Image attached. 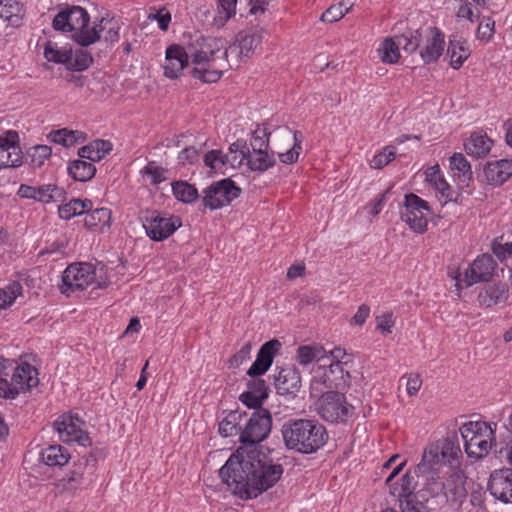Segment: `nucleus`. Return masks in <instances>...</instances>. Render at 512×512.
<instances>
[{"instance_id": "obj_1", "label": "nucleus", "mask_w": 512, "mask_h": 512, "mask_svg": "<svg viewBox=\"0 0 512 512\" xmlns=\"http://www.w3.org/2000/svg\"><path fill=\"white\" fill-rule=\"evenodd\" d=\"M243 423L239 438L242 446L219 469V476L233 494L242 499H251L274 486L283 474V467L267 460L256 446L271 431L269 410L260 407Z\"/></svg>"}, {"instance_id": "obj_2", "label": "nucleus", "mask_w": 512, "mask_h": 512, "mask_svg": "<svg viewBox=\"0 0 512 512\" xmlns=\"http://www.w3.org/2000/svg\"><path fill=\"white\" fill-rule=\"evenodd\" d=\"M462 455L456 432L448 434L425 447L415 473L424 478L425 490L433 497L443 495L445 481L441 478L444 466Z\"/></svg>"}, {"instance_id": "obj_3", "label": "nucleus", "mask_w": 512, "mask_h": 512, "mask_svg": "<svg viewBox=\"0 0 512 512\" xmlns=\"http://www.w3.org/2000/svg\"><path fill=\"white\" fill-rule=\"evenodd\" d=\"M224 46L225 40L222 38L196 36L186 46L191 63L196 65L191 70L192 76L204 83L217 82L231 67L229 61L223 57L226 53Z\"/></svg>"}, {"instance_id": "obj_4", "label": "nucleus", "mask_w": 512, "mask_h": 512, "mask_svg": "<svg viewBox=\"0 0 512 512\" xmlns=\"http://www.w3.org/2000/svg\"><path fill=\"white\" fill-rule=\"evenodd\" d=\"M281 434L285 447L301 454L317 452L328 440L326 428L314 419H289Z\"/></svg>"}, {"instance_id": "obj_5", "label": "nucleus", "mask_w": 512, "mask_h": 512, "mask_svg": "<svg viewBox=\"0 0 512 512\" xmlns=\"http://www.w3.org/2000/svg\"><path fill=\"white\" fill-rule=\"evenodd\" d=\"M90 16L80 6H67L61 9L53 19V28L63 32H73V40L82 47L99 41L95 29L89 27Z\"/></svg>"}, {"instance_id": "obj_6", "label": "nucleus", "mask_w": 512, "mask_h": 512, "mask_svg": "<svg viewBox=\"0 0 512 512\" xmlns=\"http://www.w3.org/2000/svg\"><path fill=\"white\" fill-rule=\"evenodd\" d=\"M315 410L327 422L344 423L353 416L355 408L346 401L344 394L328 391L317 399Z\"/></svg>"}, {"instance_id": "obj_7", "label": "nucleus", "mask_w": 512, "mask_h": 512, "mask_svg": "<svg viewBox=\"0 0 512 512\" xmlns=\"http://www.w3.org/2000/svg\"><path fill=\"white\" fill-rule=\"evenodd\" d=\"M241 189L230 178H225L213 182L202 192L201 199L204 208L216 210L229 205L234 199L239 197Z\"/></svg>"}, {"instance_id": "obj_8", "label": "nucleus", "mask_w": 512, "mask_h": 512, "mask_svg": "<svg viewBox=\"0 0 512 512\" xmlns=\"http://www.w3.org/2000/svg\"><path fill=\"white\" fill-rule=\"evenodd\" d=\"M301 132L292 131L287 126H280L274 131L273 145L284 164H292L297 161L301 146Z\"/></svg>"}, {"instance_id": "obj_9", "label": "nucleus", "mask_w": 512, "mask_h": 512, "mask_svg": "<svg viewBox=\"0 0 512 512\" xmlns=\"http://www.w3.org/2000/svg\"><path fill=\"white\" fill-rule=\"evenodd\" d=\"M142 223L146 234L153 241L167 239L182 225L179 217L155 211L144 216Z\"/></svg>"}, {"instance_id": "obj_10", "label": "nucleus", "mask_w": 512, "mask_h": 512, "mask_svg": "<svg viewBox=\"0 0 512 512\" xmlns=\"http://www.w3.org/2000/svg\"><path fill=\"white\" fill-rule=\"evenodd\" d=\"M84 422L72 414H63L55 422L54 427L61 441L65 443H77L86 447L91 444L88 434L83 429Z\"/></svg>"}, {"instance_id": "obj_11", "label": "nucleus", "mask_w": 512, "mask_h": 512, "mask_svg": "<svg viewBox=\"0 0 512 512\" xmlns=\"http://www.w3.org/2000/svg\"><path fill=\"white\" fill-rule=\"evenodd\" d=\"M96 279V270L92 264L79 263L68 266L63 272V293L74 290H84L93 284Z\"/></svg>"}, {"instance_id": "obj_12", "label": "nucleus", "mask_w": 512, "mask_h": 512, "mask_svg": "<svg viewBox=\"0 0 512 512\" xmlns=\"http://www.w3.org/2000/svg\"><path fill=\"white\" fill-rule=\"evenodd\" d=\"M405 210L401 218L409 227L418 233H423L427 229V218L424 211L429 210L428 203L415 194L405 196Z\"/></svg>"}, {"instance_id": "obj_13", "label": "nucleus", "mask_w": 512, "mask_h": 512, "mask_svg": "<svg viewBox=\"0 0 512 512\" xmlns=\"http://www.w3.org/2000/svg\"><path fill=\"white\" fill-rule=\"evenodd\" d=\"M96 459L92 456H83L74 465V469L70 471L63 479V487L68 490L77 489L87 486L92 482V474L95 471Z\"/></svg>"}, {"instance_id": "obj_14", "label": "nucleus", "mask_w": 512, "mask_h": 512, "mask_svg": "<svg viewBox=\"0 0 512 512\" xmlns=\"http://www.w3.org/2000/svg\"><path fill=\"white\" fill-rule=\"evenodd\" d=\"M487 488L496 500L504 504L512 503V470L505 468L492 472Z\"/></svg>"}, {"instance_id": "obj_15", "label": "nucleus", "mask_w": 512, "mask_h": 512, "mask_svg": "<svg viewBox=\"0 0 512 512\" xmlns=\"http://www.w3.org/2000/svg\"><path fill=\"white\" fill-rule=\"evenodd\" d=\"M19 137L16 131L9 130L0 142V169L19 167L22 164V151L18 145Z\"/></svg>"}, {"instance_id": "obj_16", "label": "nucleus", "mask_w": 512, "mask_h": 512, "mask_svg": "<svg viewBox=\"0 0 512 512\" xmlns=\"http://www.w3.org/2000/svg\"><path fill=\"white\" fill-rule=\"evenodd\" d=\"M465 482L466 476L461 470L453 471L445 479L443 495L454 509H458L467 497Z\"/></svg>"}, {"instance_id": "obj_17", "label": "nucleus", "mask_w": 512, "mask_h": 512, "mask_svg": "<svg viewBox=\"0 0 512 512\" xmlns=\"http://www.w3.org/2000/svg\"><path fill=\"white\" fill-rule=\"evenodd\" d=\"M496 262L489 254H483L465 270L464 282L467 286L489 281L494 273Z\"/></svg>"}, {"instance_id": "obj_18", "label": "nucleus", "mask_w": 512, "mask_h": 512, "mask_svg": "<svg viewBox=\"0 0 512 512\" xmlns=\"http://www.w3.org/2000/svg\"><path fill=\"white\" fill-rule=\"evenodd\" d=\"M281 342L272 339L264 343L258 351L256 360L247 371L250 377H258L263 375L271 367L275 355L281 349Z\"/></svg>"}, {"instance_id": "obj_19", "label": "nucleus", "mask_w": 512, "mask_h": 512, "mask_svg": "<svg viewBox=\"0 0 512 512\" xmlns=\"http://www.w3.org/2000/svg\"><path fill=\"white\" fill-rule=\"evenodd\" d=\"M190 56L186 47L171 45L166 50L165 63L163 65L164 75L168 78H178L185 67L188 66Z\"/></svg>"}, {"instance_id": "obj_20", "label": "nucleus", "mask_w": 512, "mask_h": 512, "mask_svg": "<svg viewBox=\"0 0 512 512\" xmlns=\"http://www.w3.org/2000/svg\"><path fill=\"white\" fill-rule=\"evenodd\" d=\"M274 385L281 395H295L301 387L299 371L294 367L281 368L278 374L274 375Z\"/></svg>"}, {"instance_id": "obj_21", "label": "nucleus", "mask_w": 512, "mask_h": 512, "mask_svg": "<svg viewBox=\"0 0 512 512\" xmlns=\"http://www.w3.org/2000/svg\"><path fill=\"white\" fill-rule=\"evenodd\" d=\"M12 370L11 383L16 388L17 395L38 385L37 370L30 364H23Z\"/></svg>"}, {"instance_id": "obj_22", "label": "nucleus", "mask_w": 512, "mask_h": 512, "mask_svg": "<svg viewBox=\"0 0 512 512\" xmlns=\"http://www.w3.org/2000/svg\"><path fill=\"white\" fill-rule=\"evenodd\" d=\"M487 181L493 185H502L512 175V160L489 161L484 167Z\"/></svg>"}, {"instance_id": "obj_23", "label": "nucleus", "mask_w": 512, "mask_h": 512, "mask_svg": "<svg viewBox=\"0 0 512 512\" xmlns=\"http://www.w3.org/2000/svg\"><path fill=\"white\" fill-rule=\"evenodd\" d=\"M430 36L425 47L420 51L424 63L430 64L440 57L444 49V35L437 28H430Z\"/></svg>"}, {"instance_id": "obj_24", "label": "nucleus", "mask_w": 512, "mask_h": 512, "mask_svg": "<svg viewBox=\"0 0 512 512\" xmlns=\"http://www.w3.org/2000/svg\"><path fill=\"white\" fill-rule=\"evenodd\" d=\"M508 286L505 283H497L485 286L478 295L480 305L491 307L505 303L508 300Z\"/></svg>"}, {"instance_id": "obj_25", "label": "nucleus", "mask_w": 512, "mask_h": 512, "mask_svg": "<svg viewBox=\"0 0 512 512\" xmlns=\"http://www.w3.org/2000/svg\"><path fill=\"white\" fill-rule=\"evenodd\" d=\"M349 372H345L340 362H333L323 368V384L327 388L343 389L346 386Z\"/></svg>"}, {"instance_id": "obj_26", "label": "nucleus", "mask_w": 512, "mask_h": 512, "mask_svg": "<svg viewBox=\"0 0 512 512\" xmlns=\"http://www.w3.org/2000/svg\"><path fill=\"white\" fill-rule=\"evenodd\" d=\"M493 141L485 134L472 133L465 141L466 153L474 158L485 157L491 150Z\"/></svg>"}, {"instance_id": "obj_27", "label": "nucleus", "mask_w": 512, "mask_h": 512, "mask_svg": "<svg viewBox=\"0 0 512 512\" xmlns=\"http://www.w3.org/2000/svg\"><path fill=\"white\" fill-rule=\"evenodd\" d=\"M447 54L450 56V65L459 69L464 61L470 56L471 51L467 41L461 37L454 36L450 39Z\"/></svg>"}, {"instance_id": "obj_28", "label": "nucleus", "mask_w": 512, "mask_h": 512, "mask_svg": "<svg viewBox=\"0 0 512 512\" xmlns=\"http://www.w3.org/2000/svg\"><path fill=\"white\" fill-rule=\"evenodd\" d=\"M246 417V411H230L219 423V433L224 437L235 436L238 434L240 435L241 430L243 429L242 424Z\"/></svg>"}, {"instance_id": "obj_29", "label": "nucleus", "mask_w": 512, "mask_h": 512, "mask_svg": "<svg viewBox=\"0 0 512 512\" xmlns=\"http://www.w3.org/2000/svg\"><path fill=\"white\" fill-rule=\"evenodd\" d=\"M237 0H218L217 10L211 19L206 15V21L213 27H223L236 14Z\"/></svg>"}, {"instance_id": "obj_30", "label": "nucleus", "mask_w": 512, "mask_h": 512, "mask_svg": "<svg viewBox=\"0 0 512 512\" xmlns=\"http://www.w3.org/2000/svg\"><path fill=\"white\" fill-rule=\"evenodd\" d=\"M112 150V144L107 140L97 139L78 150L80 158L98 162Z\"/></svg>"}, {"instance_id": "obj_31", "label": "nucleus", "mask_w": 512, "mask_h": 512, "mask_svg": "<svg viewBox=\"0 0 512 512\" xmlns=\"http://www.w3.org/2000/svg\"><path fill=\"white\" fill-rule=\"evenodd\" d=\"M493 434V431L491 427L489 426V432H483L480 434L477 438L472 440L469 444L465 445V451L469 457H474L476 459H481L484 456H486L491 447V435Z\"/></svg>"}, {"instance_id": "obj_32", "label": "nucleus", "mask_w": 512, "mask_h": 512, "mask_svg": "<svg viewBox=\"0 0 512 512\" xmlns=\"http://www.w3.org/2000/svg\"><path fill=\"white\" fill-rule=\"evenodd\" d=\"M265 33L263 29H256L250 32L242 31L236 35L235 41L239 43L246 58L253 54L254 49L262 42Z\"/></svg>"}, {"instance_id": "obj_33", "label": "nucleus", "mask_w": 512, "mask_h": 512, "mask_svg": "<svg viewBox=\"0 0 512 512\" xmlns=\"http://www.w3.org/2000/svg\"><path fill=\"white\" fill-rule=\"evenodd\" d=\"M276 164L274 153L254 151L247 155V165L251 171L263 173Z\"/></svg>"}, {"instance_id": "obj_34", "label": "nucleus", "mask_w": 512, "mask_h": 512, "mask_svg": "<svg viewBox=\"0 0 512 512\" xmlns=\"http://www.w3.org/2000/svg\"><path fill=\"white\" fill-rule=\"evenodd\" d=\"M22 5L14 0H0V20L13 26H19L22 17Z\"/></svg>"}, {"instance_id": "obj_35", "label": "nucleus", "mask_w": 512, "mask_h": 512, "mask_svg": "<svg viewBox=\"0 0 512 512\" xmlns=\"http://www.w3.org/2000/svg\"><path fill=\"white\" fill-rule=\"evenodd\" d=\"M68 172L76 181L86 182L93 178L96 168L90 162L74 160L69 163Z\"/></svg>"}, {"instance_id": "obj_36", "label": "nucleus", "mask_w": 512, "mask_h": 512, "mask_svg": "<svg viewBox=\"0 0 512 512\" xmlns=\"http://www.w3.org/2000/svg\"><path fill=\"white\" fill-rule=\"evenodd\" d=\"M111 222V211L107 208H97L88 212L84 223L89 229L109 227Z\"/></svg>"}, {"instance_id": "obj_37", "label": "nucleus", "mask_w": 512, "mask_h": 512, "mask_svg": "<svg viewBox=\"0 0 512 512\" xmlns=\"http://www.w3.org/2000/svg\"><path fill=\"white\" fill-rule=\"evenodd\" d=\"M450 167L459 172V181L468 186L472 180L473 172L470 163L462 153H454L450 157Z\"/></svg>"}, {"instance_id": "obj_38", "label": "nucleus", "mask_w": 512, "mask_h": 512, "mask_svg": "<svg viewBox=\"0 0 512 512\" xmlns=\"http://www.w3.org/2000/svg\"><path fill=\"white\" fill-rule=\"evenodd\" d=\"M42 460L49 466H62L69 460L67 454L60 445H51L41 452Z\"/></svg>"}, {"instance_id": "obj_39", "label": "nucleus", "mask_w": 512, "mask_h": 512, "mask_svg": "<svg viewBox=\"0 0 512 512\" xmlns=\"http://www.w3.org/2000/svg\"><path fill=\"white\" fill-rule=\"evenodd\" d=\"M325 349L320 345H304L297 349V360L301 365L319 361L325 356Z\"/></svg>"}, {"instance_id": "obj_40", "label": "nucleus", "mask_w": 512, "mask_h": 512, "mask_svg": "<svg viewBox=\"0 0 512 512\" xmlns=\"http://www.w3.org/2000/svg\"><path fill=\"white\" fill-rule=\"evenodd\" d=\"M92 29L97 31V34L100 36V33L106 31L104 39L106 42H117L119 40V24L113 18L102 17L99 20V23H95L92 26Z\"/></svg>"}, {"instance_id": "obj_41", "label": "nucleus", "mask_w": 512, "mask_h": 512, "mask_svg": "<svg viewBox=\"0 0 512 512\" xmlns=\"http://www.w3.org/2000/svg\"><path fill=\"white\" fill-rule=\"evenodd\" d=\"M172 190L176 199L185 203H191L199 197L197 189L185 181L174 182Z\"/></svg>"}, {"instance_id": "obj_42", "label": "nucleus", "mask_w": 512, "mask_h": 512, "mask_svg": "<svg viewBox=\"0 0 512 512\" xmlns=\"http://www.w3.org/2000/svg\"><path fill=\"white\" fill-rule=\"evenodd\" d=\"M483 432H489V426L481 421H469L460 428L461 436L464 440V446L477 438Z\"/></svg>"}, {"instance_id": "obj_43", "label": "nucleus", "mask_w": 512, "mask_h": 512, "mask_svg": "<svg viewBox=\"0 0 512 512\" xmlns=\"http://www.w3.org/2000/svg\"><path fill=\"white\" fill-rule=\"evenodd\" d=\"M93 62L91 54L82 49H71V57H69L68 68L69 70L82 71L87 69Z\"/></svg>"}, {"instance_id": "obj_44", "label": "nucleus", "mask_w": 512, "mask_h": 512, "mask_svg": "<svg viewBox=\"0 0 512 512\" xmlns=\"http://www.w3.org/2000/svg\"><path fill=\"white\" fill-rule=\"evenodd\" d=\"M399 46L405 52L411 54L420 46L421 34L418 30H410L402 35H397L394 38Z\"/></svg>"}, {"instance_id": "obj_45", "label": "nucleus", "mask_w": 512, "mask_h": 512, "mask_svg": "<svg viewBox=\"0 0 512 512\" xmlns=\"http://www.w3.org/2000/svg\"><path fill=\"white\" fill-rule=\"evenodd\" d=\"M36 200L43 203L59 202L64 199L65 191L52 184L37 187Z\"/></svg>"}, {"instance_id": "obj_46", "label": "nucleus", "mask_w": 512, "mask_h": 512, "mask_svg": "<svg viewBox=\"0 0 512 512\" xmlns=\"http://www.w3.org/2000/svg\"><path fill=\"white\" fill-rule=\"evenodd\" d=\"M399 46L394 38H387L379 48V55L384 63L394 64L398 61L400 53Z\"/></svg>"}, {"instance_id": "obj_47", "label": "nucleus", "mask_w": 512, "mask_h": 512, "mask_svg": "<svg viewBox=\"0 0 512 512\" xmlns=\"http://www.w3.org/2000/svg\"><path fill=\"white\" fill-rule=\"evenodd\" d=\"M44 56L48 61L65 64L68 68L69 57H71V48L58 49L56 44L48 42L44 50Z\"/></svg>"}, {"instance_id": "obj_48", "label": "nucleus", "mask_w": 512, "mask_h": 512, "mask_svg": "<svg viewBox=\"0 0 512 512\" xmlns=\"http://www.w3.org/2000/svg\"><path fill=\"white\" fill-rule=\"evenodd\" d=\"M21 294L22 286L17 281H13L5 288L0 289V309H5L10 306Z\"/></svg>"}, {"instance_id": "obj_49", "label": "nucleus", "mask_w": 512, "mask_h": 512, "mask_svg": "<svg viewBox=\"0 0 512 512\" xmlns=\"http://www.w3.org/2000/svg\"><path fill=\"white\" fill-rule=\"evenodd\" d=\"M52 149L47 145H36L27 150L30 163L33 167H41L51 155Z\"/></svg>"}, {"instance_id": "obj_50", "label": "nucleus", "mask_w": 512, "mask_h": 512, "mask_svg": "<svg viewBox=\"0 0 512 512\" xmlns=\"http://www.w3.org/2000/svg\"><path fill=\"white\" fill-rule=\"evenodd\" d=\"M271 133L266 128L258 127L253 133L250 140L251 149L250 152L254 151H268L269 147V136Z\"/></svg>"}, {"instance_id": "obj_51", "label": "nucleus", "mask_w": 512, "mask_h": 512, "mask_svg": "<svg viewBox=\"0 0 512 512\" xmlns=\"http://www.w3.org/2000/svg\"><path fill=\"white\" fill-rule=\"evenodd\" d=\"M416 487V481L413 475H411L410 471H407L402 477H401V483L400 486H393L391 487V493L395 496H398V498L406 497L408 495H414L413 490Z\"/></svg>"}, {"instance_id": "obj_52", "label": "nucleus", "mask_w": 512, "mask_h": 512, "mask_svg": "<svg viewBox=\"0 0 512 512\" xmlns=\"http://www.w3.org/2000/svg\"><path fill=\"white\" fill-rule=\"evenodd\" d=\"M399 505L402 512H429L426 505L417 500L416 495L399 498Z\"/></svg>"}, {"instance_id": "obj_53", "label": "nucleus", "mask_w": 512, "mask_h": 512, "mask_svg": "<svg viewBox=\"0 0 512 512\" xmlns=\"http://www.w3.org/2000/svg\"><path fill=\"white\" fill-rule=\"evenodd\" d=\"M224 52L226 53L223 57L224 59H227L229 61L231 65L230 68H232L233 66H238L241 61L247 59L246 56H244V53L241 50V47L239 46V43H237L236 41H234L229 47L225 45Z\"/></svg>"}, {"instance_id": "obj_54", "label": "nucleus", "mask_w": 512, "mask_h": 512, "mask_svg": "<svg viewBox=\"0 0 512 512\" xmlns=\"http://www.w3.org/2000/svg\"><path fill=\"white\" fill-rule=\"evenodd\" d=\"M495 22L490 17H483L476 31L477 39L488 42L494 34Z\"/></svg>"}, {"instance_id": "obj_55", "label": "nucleus", "mask_w": 512, "mask_h": 512, "mask_svg": "<svg viewBox=\"0 0 512 512\" xmlns=\"http://www.w3.org/2000/svg\"><path fill=\"white\" fill-rule=\"evenodd\" d=\"M82 200L72 199L69 203L59 206V215L62 219L69 220L74 216L82 215Z\"/></svg>"}, {"instance_id": "obj_56", "label": "nucleus", "mask_w": 512, "mask_h": 512, "mask_svg": "<svg viewBox=\"0 0 512 512\" xmlns=\"http://www.w3.org/2000/svg\"><path fill=\"white\" fill-rule=\"evenodd\" d=\"M395 157V147L386 146L380 153L374 156L371 161V166L376 169H380L392 161Z\"/></svg>"}, {"instance_id": "obj_57", "label": "nucleus", "mask_w": 512, "mask_h": 512, "mask_svg": "<svg viewBox=\"0 0 512 512\" xmlns=\"http://www.w3.org/2000/svg\"><path fill=\"white\" fill-rule=\"evenodd\" d=\"M345 15L346 13L344 9H341V5L333 4L324 11L320 19L323 22L334 23L342 19Z\"/></svg>"}, {"instance_id": "obj_58", "label": "nucleus", "mask_w": 512, "mask_h": 512, "mask_svg": "<svg viewBox=\"0 0 512 512\" xmlns=\"http://www.w3.org/2000/svg\"><path fill=\"white\" fill-rule=\"evenodd\" d=\"M204 163L213 170L225 166L224 154L220 150L209 151L204 156Z\"/></svg>"}, {"instance_id": "obj_59", "label": "nucleus", "mask_w": 512, "mask_h": 512, "mask_svg": "<svg viewBox=\"0 0 512 512\" xmlns=\"http://www.w3.org/2000/svg\"><path fill=\"white\" fill-rule=\"evenodd\" d=\"M252 345L250 342L245 343L240 350L235 353L229 360L230 366L238 368L243 362L250 358Z\"/></svg>"}, {"instance_id": "obj_60", "label": "nucleus", "mask_w": 512, "mask_h": 512, "mask_svg": "<svg viewBox=\"0 0 512 512\" xmlns=\"http://www.w3.org/2000/svg\"><path fill=\"white\" fill-rule=\"evenodd\" d=\"M7 376H9L7 370L0 373V397L14 399L17 396V391L16 388H13L11 381L7 380Z\"/></svg>"}, {"instance_id": "obj_61", "label": "nucleus", "mask_w": 512, "mask_h": 512, "mask_svg": "<svg viewBox=\"0 0 512 512\" xmlns=\"http://www.w3.org/2000/svg\"><path fill=\"white\" fill-rule=\"evenodd\" d=\"M492 250L493 253L497 256V258L503 261L512 255V243H502L498 240H495L492 245Z\"/></svg>"}, {"instance_id": "obj_62", "label": "nucleus", "mask_w": 512, "mask_h": 512, "mask_svg": "<svg viewBox=\"0 0 512 512\" xmlns=\"http://www.w3.org/2000/svg\"><path fill=\"white\" fill-rule=\"evenodd\" d=\"M252 379L247 383L248 390L256 393L260 397L266 399L268 397V387L264 380L258 377H251Z\"/></svg>"}, {"instance_id": "obj_63", "label": "nucleus", "mask_w": 512, "mask_h": 512, "mask_svg": "<svg viewBox=\"0 0 512 512\" xmlns=\"http://www.w3.org/2000/svg\"><path fill=\"white\" fill-rule=\"evenodd\" d=\"M377 329L382 333H391L392 327L395 324L393 314L391 312L379 315L376 317Z\"/></svg>"}, {"instance_id": "obj_64", "label": "nucleus", "mask_w": 512, "mask_h": 512, "mask_svg": "<svg viewBox=\"0 0 512 512\" xmlns=\"http://www.w3.org/2000/svg\"><path fill=\"white\" fill-rule=\"evenodd\" d=\"M240 400L243 402L244 405H246L248 408H260L261 403L265 400L264 398L260 397L256 393L252 392L251 390H247L244 393L241 394Z\"/></svg>"}]
</instances>
